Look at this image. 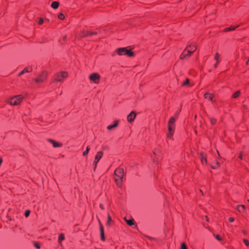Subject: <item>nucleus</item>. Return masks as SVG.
<instances>
[{"instance_id":"nucleus-7","label":"nucleus","mask_w":249,"mask_h":249,"mask_svg":"<svg viewBox=\"0 0 249 249\" xmlns=\"http://www.w3.org/2000/svg\"><path fill=\"white\" fill-rule=\"evenodd\" d=\"M176 121V118L174 117H172L170 118L168 124V128H172V129H175V122Z\"/></svg>"},{"instance_id":"nucleus-12","label":"nucleus","mask_w":249,"mask_h":249,"mask_svg":"<svg viewBox=\"0 0 249 249\" xmlns=\"http://www.w3.org/2000/svg\"><path fill=\"white\" fill-rule=\"evenodd\" d=\"M97 32H91V31H84L83 32V35L82 36H92V35H97Z\"/></svg>"},{"instance_id":"nucleus-42","label":"nucleus","mask_w":249,"mask_h":249,"mask_svg":"<svg viewBox=\"0 0 249 249\" xmlns=\"http://www.w3.org/2000/svg\"><path fill=\"white\" fill-rule=\"evenodd\" d=\"M100 207L102 209H104V207L103 205L102 204H100Z\"/></svg>"},{"instance_id":"nucleus-27","label":"nucleus","mask_w":249,"mask_h":249,"mask_svg":"<svg viewBox=\"0 0 249 249\" xmlns=\"http://www.w3.org/2000/svg\"><path fill=\"white\" fill-rule=\"evenodd\" d=\"M89 150H90V147H89V146H88L87 147V148H86V151H85L83 153V156H86V155H87L88 154V153H89Z\"/></svg>"},{"instance_id":"nucleus-37","label":"nucleus","mask_w":249,"mask_h":249,"mask_svg":"<svg viewBox=\"0 0 249 249\" xmlns=\"http://www.w3.org/2000/svg\"><path fill=\"white\" fill-rule=\"evenodd\" d=\"M43 18H40L39 19V21H38V23L41 25L43 23Z\"/></svg>"},{"instance_id":"nucleus-20","label":"nucleus","mask_w":249,"mask_h":249,"mask_svg":"<svg viewBox=\"0 0 249 249\" xmlns=\"http://www.w3.org/2000/svg\"><path fill=\"white\" fill-rule=\"evenodd\" d=\"M124 219L128 225L132 226L134 224L133 219L127 220L125 217H124Z\"/></svg>"},{"instance_id":"nucleus-53","label":"nucleus","mask_w":249,"mask_h":249,"mask_svg":"<svg viewBox=\"0 0 249 249\" xmlns=\"http://www.w3.org/2000/svg\"><path fill=\"white\" fill-rule=\"evenodd\" d=\"M195 119H196V116H195Z\"/></svg>"},{"instance_id":"nucleus-9","label":"nucleus","mask_w":249,"mask_h":249,"mask_svg":"<svg viewBox=\"0 0 249 249\" xmlns=\"http://www.w3.org/2000/svg\"><path fill=\"white\" fill-rule=\"evenodd\" d=\"M103 155V153L101 151H99L97 153L94 159V163L97 164L100 160L102 158Z\"/></svg>"},{"instance_id":"nucleus-8","label":"nucleus","mask_w":249,"mask_h":249,"mask_svg":"<svg viewBox=\"0 0 249 249\" xmlns=\"http://www.w3.org/2000/svg\"><path fill=\"white\" fill-rule=\"evenodd\" d=\"M136 116V113L134 111H132L127 116V120L129 123H132Z\"/></svg>"},{"instance_id":"nucleus-24","label":"nucleus","mask_w":249,"mask_h":249,"mask_svg":"<svg viewBox=\"0 0 249 249\" xmlns=\"http://www.w3.org/2000/svg\"><path fill=\"white\" fill-rule=\"evenodd\" d=\"M111 216H110L109 214H108L107 215V221L106 223V225L107 226H109L110 225V223H111Z\"/></svg>"},{"instance_id":"nucleus-1","label":"nucleus","mask_w":249,"mask_h":249,"mask_svg":"<svg viewBox=\"0 0 249 249\" xmlns=\"http://www.w3.org/2000/svg\"><path fill=\"white\" fill-rule=\"evenodd\" d=\"M114 175L116 177H120V181L117 178H115V181L116 185L118 187H121L123 181V178L124 176V171L123 169L121 168L116 169L114 172Z\"/></svg>"},{"instance_id":"nucleus-43","label":"nucleus","mask_w":249,"mask_h":249,"mask_svg":"<svg viewBox=\"0 0 249 249\" xmlns=\"http://www.w3.org/2000/svg\"><path fill=\"white\" fill-rule=\"evenodd\" d=\"M216 165H217L218 166H220V163H219L218 161H216Z\"/></svg>"},{"instance_id":"nucleus-49","label":"nucleus","mask_w":249,"mask_h":249,"mask_svg":"<svg viewBox=\"0 0 249 249\" xmlns=\"http://www.w3.org/2000/svg\"><path fill=\"white\" fill-rule=\"evenodd\" d=\"M116 178H117L120 181V177H117Z\"/></svg>"},{"instance_id":"nucleus-52","label":"nucleus","mask_w":249,"mask_h":249,"mask_svg":"<svg viewBox=\"0 0 249 249\" xmlns=\"http://www.w3.org/2000/svg\"><path fill=\"white\" fill-rule=\"evenodd\" d=\"M64 39H66V37L64 36V38H63Z\"/></svg>"},{"instance_id":"nucleus-11","label":"nucleus","mask_w":249,"mask_h":249,"mask_svg":"<svg viewBox=\"0 0 249 249\" xmlns=\"http://www.w3.org/2000/svg\"><path fill=\"white\" fill-rule=\"evenodd\" d=\"M49 142L52 143L54 148L59 147L62 146V144L61 143H59L57 142H56L53 140L49 139Z\"/></svg>"},{"instance_id":"nucleus-22","label":"nucleus","mask_w":249,"mask_h":249,"mask_svg":"<svg viewBox=\"0 0 249 249\" xmlns=\"http://www.w3.org/2000/svg\"><path fill=\"white\" fill-rule=\"evenodd\" d=\"M240 94H241L240 91L238 90L232 95V97L233 98H236L239 96Z\"/></svg>"},{"instance_id":"nucleus-35","label":"nucleus","mask_w":249,"mask_h":249,"mask_svg":"<svg viewBox=\"0 0 249 249\" xmlns=\"http://www.w3.org/2000/svg\"><path fill=\"white\" fill-rule=\"evenodd\" d=\"M213 235L215 237L216 239L218 240V241H221L222 240L221 237L219 235H215V234H213Z\"/></svg>"},{"instance_id":"nucleus-41","label":"nucleus","mask_w":249,"mask_h":249,"mask_svg":"<svg viewBox=\"0 0 249 249\" xmlns=\"http://www.w3.org/2000/svg\"><path fill=\"white\" fill-rule=\"evenodd\" d=\"M35 247H36V249H40V246H39V245L37 244H36L35 245Z\"/></svg>"},{"instance_id":"nucleus-16","label":"nucleus","mask_w":249,"mask_h":249,"mask_svg":"<svg viewBox=\"0 0 249 249\" xmlns=\"http://www.w3.org/2000/svg\"><path fill=\"white\" fill-rule=\"evenodd\" d=\"M32 71V68L31 67L29 69L27 68H25L22 71H21L20 73L18 74V76H21L23 74H24L25 72H31Z\"/></svg>"},{"instance_id":"nucleus-15","label":"nucleus","mask_w":249,"mask_h":249,"mask_svg":"<svg viewBox=\"0 0 249 249\" xmlns=\"http://www.w3.org/2000/svg\"><path fill=\"white\" fill-rule=\"evenodd\" d=\"M214 60L216 61V63L214 65V67L215 68H217V63L219 62V54L218 53H215V56L214 57Z\"/></svg>"},{"instance_id":"nucleus-29","label":"nucleus","mask_w":249,"mask_h":249,"mask_svg":"<svg viewBox=\"0 0 249 249\" xmlns=\"http://www.w3.org/2000/svg\"><path fill=\"white\" fill-rule=\"evenodd\" d=\"M189 82H190V80L188 78H186L185 81L183 82V83L182 84V86H186V85H189Z\"/></svg>"},{"instance_id":"nucleus-50","label":"nucleus","mask_w":249,"mask_h":249,"mask_svg":"<svg viewBox=\"0 0 249 249\" xmlns=\"http://www.w3.org/2000/svg\"><path fill=\"white\" fill-rule=\"evenodd\" d=\"M217 154H218V155H219V152L218 151H217ZM219 158H220V156H219Z\"/></svg>"},{"instance_id":"nucleus-30","label":"nucleus","mask_w":249,"mask_h":249,"mask_svg":"<svg viewBox=\"0 0 249 249\" xmlns=\"http://www.w3.org/2000/svg\"><path fill=\"white\" fill-rule=\"evenodd\" d=\"M58 18L60 19H63L65 18V16L63 13H60L58 15Z\"/></svg>"},{"instance_id":"nucleus-51","label":"nucleus","mask_w":249,"mask_h":249,"mask_svg":"<svg viewBox=\"0 0 249 249\" xmlns=\"http://www.w3.org/2000/svg\"><path fill=\"white\" fill-rule=\"evenodd\" d=\"M243 233H244V234H246V232H245V231H243Z\"/></svg>"},{"instance_id":"nucleus-45","label":"nucleus","mask_w":249,"mask_h":249,"mask_svg":"<svg viewBox=\"0 0 249 249\" xmlns=\"http://www.w3.org/2000/svg\"><path fill=\"white\" fill-rule=\"evenodd\" d=\"M205 218L207 221H209V218L207 216H205Z\"/></svg>"},{"instance_id":"nucleus-34","label":"nucleus","mask_w":249,"mask_h":249,"mask_svg":"<svg viewBox=\"0 0 249 249\" xmlns=\"http://www.w3.org/2000/svg\"><path fill=\"white\" fill-rule=\"evenodd\" d=\"M243 242L246 246H249V241L248 240H247L246 239H244Z\"/></svg>"},{"instance_id":"nucleus-36","label":"nucleus","mask_w":249,"mask_h":249,"mask_svg":"<svg viewBox=\"0 0 249 249\" xmlns=\"http://www.w3.org/2000/svg\"><path fill=\"white\" fill-rule=\"evenodd\" d=\"M30 213V211L29 210H27L25 213V216L27 217Z\"/></svg>"},{"instance_id":"nucleus-28","label":"nucleus","mask_w":249,"mask_h":249,"mask_svg":"<svg viewBox=\"0 0 249 249\" xmlns=\"http://www.w3.org/2000/svg\"><path fill=\"white\" fill-rule=\"evenodd\" d=\"M187 48H188H188H190V49H194V50H193V51H194V52H195V50H196V45H191V44H190V45H189L187 47Z\"/></svg>"},{"instance_id":"nucleus-3","label":"nucleus","mask_w":249,"mask_h":249,"mask_svg":"<svg viewBox=\"0 0 249 249\" xmlns=\"http://www.w3.org/2000/svg\"><path fill=\"white\" fill-rule=\"evenodd\" d=\"M116 52L120 55L124 54L128 56L131 57L134 55L133 52L127 50L126 48H118L116 50Z\"/></svg>"},{"instance_id":"nucleus-54","label":"nucleus","mask_w":249,"mask_h":249,"mask_svg":"<svg viewBox=\"0 0 249 249\" xmlns=\"http://www.w3.org/2000/svg\"><path fill=\"white\" fill-rule=\"evenodd\" d=\"M248 201V202H249V199Z\"/></svg>"},{"instance_id":"nucleus-23","label":"nucleus","mask_w":249,"mask_h":249,"mask_svg":"<svg viewBox=\"0 0 249 249\" xmlns=\"http://www.w3.org/2000/svg\"><path fill=\"white\" fill-rule=\"evenodd\" d=\"M237 27H238V25H237V26H235V27H232V26H231L229 28H227L225 29V31L226 32H228V31H232V30H235Z\"/></svg>"},{"instance_id":"nucleus-48","label":"nucleus","mask_w":249,"mask_h":249,"mask_svg":"<svg viewBox=\"0 0 249 249\" xmlns=\"http://www.w3.org/2000/svg\"><path fill=\"white\" fill-rule=\"evenodd\" d=\"M178 112H177V113H176V117H178Z\"/></svg>"},{"instance_id":"nucleus-32","label":"nucleus","mask_w":249,"mask_h":249,"mask_svg":"<svg viewBox=\"0 0 249 249\" xmlns=\"http://www.w3.org/2000/svg\"><path fill=\"white\" fill-rule=\"evenodd\" d=\"M181 249H187V247L185 243H182Z\"/></svg>"},{"instance_id":"nucleus-19","label":"nucleus","mask_w":249,"mask_h":249,"mask_svg":"<svg viewBox=\"0 0 249 249\" xmlns=\"http://www.w3.org/2000/svg\"><path fill=\"white\" fill-rule=\"evenodd\" d=\"M59 6V2L57 1H53L51 4V7L53 9H57Z\"/></svg>"},{"instance_id":"nucleus-31","label":"nucleus","mask_w":249,"mask_h":249,"mask_svg":"<svg viewBox=\"0 0 249 249\" xmlns=\"http://www.w3.org/2000/svg\"><path fill=\"white\" fill-rule=\"evenodd\" d=\"M186 56V54H184V52H183V53H182L180 56V58L181 59H184Z\"/></svg>"},{"instance_id":"nucleus-40","label":"nucleus","mask_w":249,"mask_h":249,"mask_svg":"<svg viewBox=\"0 0 249 249\" xmlns=\"http://www.w3.org/2000/svg\"><path fill=\"white\" fill-rule=\"evenodd\" d=\"M239 158L241 160H242L243 159V155H242V153H240L239 156Z\"/></svg>"},{"instance_id":"nucleus-46","label":"nucleus","mask_w":249,"mask_h":249,"mask_svg":"<svg viewBox=\"0 0 249 249\" xmlns=\"http://www.w3.org/2000/svg\"><path fill=\"white\" fill-rule=\"evenodd\" d=\"M211 167H212V168H213V169H216V167L215 166H213V165H212V166H211Z\"/></svg>"},{"instance_id":"nucleus-2","label":"nucleus","mask_w":249,"mask_h":249,"mask_svg":"<svg viewBox=\"0 0 249 249\" xmlns=\"http://www.w3.org/2000/svg\"><path fill=\"white\" fill-rule=\"evenodd\" d=\"M23 98L22 95H18L10 97L6 100V102L11 106H17L20 104Z\"/></svg>"},{"instance_id":"nucleus-13","label":"nucleus","mask_w":249,"mask_h":249,"mask_svg":"<svg viewBox=\"0 0 249 249\" xmlns=\"http://www.w3.org/2000/svg\"><path fill=\"white\" fill-rule=\"evenodd\" d=\"M213 95L212 94H210L209 93H206L204 94L205 98L208 99H209V100L213 102H214L215 101H213Z\"/></svg>"},{"instance_id":"nucleus-6","label":"nucleus","mask_w":249,"mask_h":249,"mask_svg":"<svg viewBox=\"0 0 249 249\" xmlns=\"http://www.w3.org/2000/svg\"><path fill=\"white\" fill-rule=\"evenodd\" d=\"M89 79L94 83L98 84L100 82V76L97 73H92L89 75Z\"/></svg>"},{"instance_id":"nucleus-14","label":"nucleus","mask_w":249,"mask_h":249,"mask_svg":"<svg viewBox=\"0 0 249 249\" xmlns=\"http://www.w3.org/2000/svg\"><path fill=\"white\" fill-rule=\"evenodd\" d=\"M168 133L167 134V136L168 138L172 139V136L174 132V129L168 128Z\"/></svg>"},{"instance_id":"nucleus-38","label":"nucleus","mask_w":249,"mask_h":249,"mask_svg":"<svg viewBox=\"0 0 249 249\" xmlns=\"http://www.w3.org/2000/svg\"><path fill=\"white\" fill-rule=\"evenodd\" d=\"M234 219L233 218V217H230L229 219V220L230 222H232L234 221Z\"/></svg>"},{"instance_id":"nucleus-25","label":"nucleus","mask_w":249,"mask_h":249,"mask_svg":"<svg viewBox=\"0 0 249 249\" xmlns=\"http://www.w3.org/2000/svg\"><path fill=\"white\" fill-rule=\"evenodd\" d=\"M187 51L188 52V53L186 54V56H188V57L192 55V54L194 52V51H191L190 50H189L187 48L185 49L184 51Z\"/></svg>"},{"instance_id":"nucleus-18","label":"nucleus","mask_w":249,"mask_h":249,"mask_svg":"<svg viewBox=\"0 0 249 249\" xmlns=\"http://www.w3.org/2000/svg\"><path fill=\"white\" fill-rule=\"evenodd\" d=\"M201 156V161L203 164H206L207 163L206 158L203 155V153L200 154Z\"/></svg>"},{"instance_id":"nucleus-33","label":"nucleus","mask_w":249,"mask_h":249,"mask_svg":"<svg viewBox=\"0 0 249 249\" xmlns=\"http://www.w3.org/2000/svg\"><path fill=\"white\" fill-rule=\"evenodd\" d=\"M210 122L212 124H214L216 123V120L213 118H211Z\"/></svg>"},{"instance_id":"nucleus-21","label":"nucleus","mask_w":249,"mask_h":249,"mask_svg":"<svg viewBox=\"0 0 249 249\" xmlns=\"http://www.w3.org/2000/svg\"><path fill=\"white\" fill-rule=\"evenodd\" d=\"M118 125V121H116V122L114 123V124L113 125H109L107 127V128L108 129V130H110V129H112L114 128H115V127H116Z\"/></svg>"},{"instance_id":"nucleus-47","label":"nucleus","mask_w":249,"mask_h":249,"mask_svg":"<svg viewBox=\"0 0 249 249\" xmlns=\"http://www.w3.org/2000/svg\"><path fill=\"white\" fill-rule=\"evenodd\" d=\"M247 65H249V59H248V60L247 62Z\"/></svg>"},{"instance_id":"nucleus-17","label":"nucleus","mask_w":249,"mask_h":249,"mask_svg":"<svg viewBox=\"0 0 249 249\" xmlns=\"http://www.w3.org/2000/svg\"><path fill=\"white\" fill-rule=\"evenodd\" d=\"M65 239L64 235L63 233L59 234L58 242L60 246H62L61 242Z\"/></svg>"},{"instance_id":"nucleus-5","label":"nucleus","mask_w":249,"mask_h":249,"mask_svg":"<svg viewBox=\"0 0 249 249\" xmlns=\"http://www.w3.org/2000/svg\"><path fill=\"white\" fill-rule=\"evenodd\" d=\"M48 73L46 71H43L38 77L35 78L34 80L37 83H40L43 82L47 77Z\"/></svg>"},{"instance_id":"nucleus-39","label":"nucleus","mask_w":249,"mask_h":249,"mask_svg":"<svg viewBox=\"0 0 249 249\" xmlns=\"http://www.w3.org/2000/svg\"><path fill=\"white\" fill-rule=\"evenodd\" d=\"M147 238H148V239H149L150 240H155V239L152 237H150V236H145Z\"/></svg>"},{"instance_id":"nucleus-26","label":"nucleus","mask_w":249,"mask_h":249,"mask_svg":"<svg viewBox=\"0 0 249 249\" xmlns=\"http://www.w3.org/2000/svg\"><path fill=\"white\" fill-rule=\"evenodd\" d=\"M240 207H241L243 208V210H245V209H246V206H245V205H238V206H237V207H236V209H237V210L239 212H242V210H240V209H239V208H240Z\"/></svg>"},{"instance_id":"nucleus-4","label":"nucleus","mask_w":249,"mask_h":249,"mask_svg":"<svg viewBox=\"0 0 249 249\" xmlns=\"http://www.w3.org/2000/svg\"><path fill=\"white\" fill-rule=\"evenodd\" d=\"M67 76L68 73L65 71H61L59 73H57L54 75V81L60 82L63 78H66Z\"/></svg>"},{"instance_id":"nucleus-10","label":"nucleus","mask_w":249,"mask_h":249,"mask_svg":"<svg viewBox=\"0 0 249 249\" xmlns=\"http://www.w3.org/2000/svg\"><path fill=\"white\" fill-rule=\"evenodd\" d=\"M99 225H100L101 239L102 241H103L105 240L104 228H103V226L102 225V224L101 223V222L100 220H99Z\"/></svg>"},{"instance_id":"nucleus-44","label":"nucleus","mask_w":249,"mask_h":249,"mask_svg":"<svg viewBox=\"0 0 249 249\" xmlns=\"http://www.w3.org/2000/svg\"><path fill=\"white\" fill-rule=\"evenodd\" d=\"M93 166H94V169L95 170L97 164H95L94 161L93 162Z\"/></svg>"}]
</instances>
